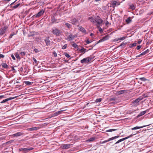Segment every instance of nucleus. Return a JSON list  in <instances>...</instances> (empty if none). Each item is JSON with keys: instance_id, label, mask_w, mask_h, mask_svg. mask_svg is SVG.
Here are the masks:
<instances>
[{"instance_id": "nucleus-15", "label": "nucleus", "mask_w": 153, "mask_h": 153, "mask_svg": "<svg viewBox=\"0 0 153 153\" xmlns=\"http://www.w3.org/2000/svg\"><path fill=\"white\" fill-rule=\"evenodd\" d=\"M79 29L83 33H85L86 30L83 27L81 26H78Z\"/></svg>"}, {"instance_id": "nucleus-11", "label": "nucleus", "mask_w": 153, "mask_h": 153, "mask_svg": "<svg viewBox=\"0 0 153 153\" xmlns=\"http://www.w3.org/2000/svg\"><path fill=\"white\" fill-rule=\"evenodd\" d=\"M44 13V11L43 10H41L36 15V17H39L42 15Z\"/></svg>"}, {"instance_id": "nucleus-32", "label": "nucleus", "mask_w": 153, "mask_h": 153, "mask_svg": "<svg viewBox=\"0 0 153 153\" xmlns=\"http://www.w3.org/2000/svg\"><path fill=\"white\" fill-rule=\"evenodd\" d=\"M97 28L99 29V31L101 32H102L103 31V30L101 28H100V25H97Z\"/></svg>"}, {"instance_id": "nucleus-50", "label": "nucleus", "mask_w": 153, "mask_h": 153, "mask_svg": "<svg viewBox=\"0 0 153 153\" xmlns=\"http://www.w3.org/2000/svg\"><path fill=\"white\" fill-rule=\"evenodd\" d=\"M115 100V98H112L110 99V100L111 101H114V100Z\"/></svg>"}, {"instance_id": "nucleus-12", "label": "nucleus", "mask_w": 153, "mask_h": 153, "mask_svg": "<svg viewBox=\"0 0 153 153\" xmlns=\"http://www.w3.org/2000/svg\"><path fill=\"white\" fill-rule=\"evenodd\" d=\"M111 4L112 5V6L113 7H114L116 6L117 5H119L120 4V3L116 1H114L111 2Z\"/></svg>"}, {"instance_id": "nucleus-28", "label": "nucleus", "mask_w": 153, "mask_h": 153, "mask_svg": "<svg viewBox=\"0 0 153 153\" xmlns=\"http://www.w3.org/2000/svg\"><path fill=\"white\" fill-rule=\"evenodd\" d=\"M64 55L65 56H66L67 58H69V57H70V56L69 54H68L67 53H64Z\"/></svg>"}, {"instance_id": "nucleus-18", "label": "nucleus", "mask_w": 153, "mask_h": 153, "mask_svg": "<svg viewBox=\"0 0 153 153\" xmlns=\"http://www.w3.org/2000/svg\"><path fill=\"white\" fill-rule=\"evenodd\" d=\"M39 129V128L38 127H33L31 128H29L28 129V130L29 131H34V130H36Z\"/></svg>"}, {"instance_id": "nucleus-57", "label": "nucleus", "mask_w": 153, "mask_h": 153, "mask_svg": "<svg viewBox=\"0 0 153 153\" xmlns=\"http://www.w3.org/2000/svg\"><path fill=\"white\" fill-rule=\"evenodd\" d=\"M86 42L87 43H89L91 42H89L88 41H87Z\"/></svg>"}, {"instance_id": "nucleus-10", "label": "nucleus", "mask_w": 153, "mask_h": 153, "mask_svg": "<svg viewBox=\"0 0 153 153\" xmlns=\"http://www.w3.org/2000/svg\"><path fill=\"white\" fill-rule=\"evenodd\" d=\"M7 28V27H5L1 28L0 30V35H3L5 33Z\"/></svg>"}, {"instance_id": "nucleus-4", "label": "nucleus", "mask_w": 153, "mask_h": 153, "mask_svg": "<svg viewBox=\"0 0 153 153\" xmlns=\"http://www.w3.org/2000/svg\"><path fill=\"white\" fill-rule=\"evenodd\" d=\"M52 32L53 34L57 36L59 35L60 33L59 30L56 28L53 29V30Z\"/></svg>"}, {"instance_id": "nucleus-39", "label": "nucleus", "mask_w": 153, "mask_h": 153, "mask_svg": "<svg viewBox=\"0 0 153 153\" xmlns=\"http://www.w3.org/2000/svg\"><path fill=\"white\" fill-rule=\"evenodd\" d=\"M94 140V138H90L88 140H87V141H93Z\"/></svg>"}, {"instance_id": "nucleus-49", "label": "nucleus", "mask_w": 153, "mask_h": 153, "mask_svg": "<svg viewBox=\"0 0 153 153\" xmlns=\"http://www.w3.org/2000/svg\"><path fill=\"white\" fill-rule=\"evenodd\" d=\"M141 47V46L140 45L138 46L137 47V50H139L140 49Z\"/></svg>"}, {"instance_id": "nucleus-54", "label": "nucleus", "mask_w": 153, "mask_h": 153, "mask_svg": "<svg viewBox=\"0 0 153 153\" xmlns=\"http://www.w3.org/2000/svg\"><path fill=\"white\" fill-rule=\"evenodd\" d=\"M33 59L34 61V62H36H36L37 61L34 58H33Z\"/></svg>"}, {"instance_id": "nucleus-46", "label": "nucleus", "mask_w": 153, "mask_h": 153, "mask_svg": "<svg viewBox=\"0 0 153 153\" xmlns=\"http://www.w3.org/2000/svg\"><path fill=\"white\" fill-rule=\"evenodd\" d=\"M11 57L14 60H15L16 59L14 56L13 55H12L11 56Z\"/></svg>"}, {"instance_id": "nucleus-41", "label": "nucleus", "mask_w": 153, "mask_h": 153, "mask_svg": "<svg viewBox=\"0 0 153 153\" xmlns=\"http://www.w3.org/2000/svg\"><path fill=\"white\" fill-rule=\"evenodd\" d=\"M137 43H134L132 44L130 46L131 48L133 47L134 46H136Z\"/></svg>"}, {"instance_id": "nucleus-40", "label": "nucleus", "mask_w": 153, "mask_h": 153, "mask_svg": "<svg viewBox=\"0 0 153 153\" xmlns=\"http://www.w3.org/2000/svg\"><path fill=\"white\" fill-rule=\"evenodd\" d=\"M8 101V100H7V99H5L4 100H3L2 102H1V103H3L6 102L7 101Z\"/></svg>"}, {"instance_id": "nucleus-13", "label": "nucleus", "mask_w": 153, "mask_h": 153, "mask_svg": "<svg viewBox=\"0 0 153 153\" xmlns=\"http://www.w3.org/2000/svg\"><path fill=\"white\" fill-rule=\"evenodd\" d=\"M64 111L65 110H61V111H57V112H56L53 114L52 116L53 117L56 116H57L58 115L61 114L62 111Z\"/></svg>"}, {"instance_id": "nucleus-25", "label": "nucleus", "mask_w": 153, "mask_h": 153, "mask_svg": "<svg viewBox=\"0 0 153 153\" xmlns=\"http://www.w3.org/2000/svg\"><path fill=\"white\" fill-rule=\"evenodd\" d=\"M2 66L3 68H7L8 67V66L6 64L4 63H2Z\"/></svg>"}, {"instance_id": "nucleus-61", "label": "nucleus", "mask_w": 153, "mask_h": 153, "mask_svg": "<svg viewBox=\"0 0 153 153\" xmlns=\"http://www.w3.org/2000/svg\"><path fill=\"white\" fill-rule=\"evenodd\" d=\"M100 0H96V1H100Z\"/></svg>"}, {"instance_id": "nucleus-31", "label": "nucleus", "mask_w": 153, "mask_h": 153, "mask_svg": "<svg viewBox=\"0 0 153 153\" xmlns=\"http://www.w3.org/2000/svg\"><path fill=\"white\" fill-rule=\"evenodd\" d=\"M18 97V96H16L15 97H10L8 98H7V100H8V101L10 100H11L12 99H13L17 97Z\"/></svg>"}, {"instance_id": "nucleus-55", "label": "nucleus", "mask_w": 153, "mask_h": 153, "mask_svg": "<svg viewBox=\"0 0 153 153\" xmlns=\"http://www.w3.org/2000/svg\"><path fill=\"white\" fill-rule=\"evenodd\" d=\"M141 40H140V41H139L138 42V44H140V43L141 42Z\"/></svg>"}, {"instance_id": "nucleus-16", "label": "nucleus", "mask_w": 153, "mask_h": 153, "mask_svg": "<svg viewBox=\"0 0 153 153\" xmlns=\"http://www.w3.org/2000/svg\"><path fill=\"white\" fill-rule=\"evenodd\" d=\"M136 126L135 127L132 128L131 129L132 130L137 129H139L140 128L144 127L146 126Z\"/></svg>"}, {"instance_id": "nucleus-7", "label": "nucleus", "mask_w": 153, "mask_h": 153, "mask_svg": "<svg viewBox=\"0 0 153 153\" xmlns=\"http://www.w3.org/2000/svg\"><path fill=\"white\" fill-rule=\"evenodd\" d=\"M133 135L132 134H131V135H130L129 136H128L127 137H125V138H123V139H121L120 140H118L117 141L116 143V144H117V143H118L123 141L125 140H126V139H128V138H129L130 137H131L132 136H133Z\"/></svg>"}, {"instance_id": "nucleus-48", "label": "nucleus", "mask_w": 153, "mask_h": 153, "mask_svg": "<svg viewBox=\"0 0 153 153\" xmlns=\"http://www.w3.org/2000/svg\"><path fill=\"white\" fill-rule=\"evenodd\" d=\"M34 51L36 53H37L39 52L38 50L37 49H34Z\"/></svg>"}, {"instance_id": "nucleus-33", "label": "nucleus", "mask_w": 153, "mask_h": 153, "mask_svg": "<svg viewBox=\"0 0 153 153\" xmlns=\"http://www.w3.org/2000/svg\"><path fill=\"white\" fill-rule=\"evenodd\" d=\"M116 130V129H110L108 130H107L106 131V132H112V131H115Z\"/></svg>"}, {"instance_id": "nucleus-21", "label": "nucleus", "mask_w": 153, "mask_h": 153, "mask_svg": "<svg viewBox=\"0 0 153 153\" xmlns=\"http://www.w3.org/2000/svg\"><path fill=\"white\" fill-rule=\"evenodd\" d=\"M22 135V133L21 132H18L13 135L14 137H17L21 136Z\"/></svg>"}, {"instance_id": "nucleus-23", "label": "nucleus", "mask_w": 153, "mask_h": 153, "mask_svg": "<svg viewBox=\"0 0 153 153\" xmlns=\"http://www.w3.org/2000/svg\"><path fill=\"white\" fill-rule=\"evenodd\" d=\"M45 41L47 45H49L50 41L48 39H45Z\"/></svg>"}, {"instance_id": "nucleus-6", "label": "nucleus", "mask_w": 153, "mask_h": 153, "mask_svg": "<svg viewBox=\"0 0 153 153\" xmlns=\"http://www.w3.org/2000/svg\"><path fill=\"white\" fill-rule=\"evenodd\" d=\"M119 137V136H116L112 137H111V138H109L108 140H106L104 141L101 142V143L103 144L105 143H106L108 141H110L111 140H113L114 139H115L116 138H117Z\"/></svg>"}, {"instance_id": "nucleus-8", "label": "nucleus", "mask_w": 153, "mask_h": 153, "mask_svg": "<svg viewBox=\"0 0 153 153\" xmlns=\"http://www.w3.org/2000/svg\"><path fill=\"white\" fill-rule=\"evenodd\" d=\"M109 38L108 36H105L104 37H103L102 39L98 41V43L102 42L103 41H104L107 39H108Z\"/></svg>"}, {"instance_id": "nucleus-27", "label": "nucleus", "mask_w": 153, "mask_h": 153, "mask_svg": "<svg viewBox=\"0 0 153 153\" xmlns=\"http://www.w3.org/2000/svg\"><path fill=\"white\" fill-rule=\"evenodd\" d=\"M65 25L68 28H70L71 27V25L69 23H65Z\"/></svg>"}, {"instance_id": "nucleus-37", "label": "nucleus", "mask_w": 153, "mask_h": 153, "mask_svg": "<svg viewBox=\"0 0 153 153\" xmlns=\"http://www.w3.org/2000/svg\"><path fill=\"white\" fill-rule=\"evenodd\" d=\"M130 7L132 10L134 9L135 8L133 4L131 5L130 6Z\"/></svg>"}, {"instance_id": "nucleus-19", "label": "nucleus", "mask_w": 153, "mask_h": 153, "mask_svg": "<svg viewBox=\"0 0 153 153\" xmlns=\"http://www.w3.org/2000/svg\"><path fill=\"white\" fill-rule=\"evenodd\" d=\"M77 22V20L75 19H73L71 20V23L74 25Z\"/></svg>"}, {"instance_id": "nucleus-34", "label": "nucleus", "mask_w": 153, "mask_h": 153, "mask_svg": "<svg viewBox=\"0 0 153 153\" xmlns=\"http://www.w3.org/2000/svg\"><path fill=\"white\" fill-rule=\"evenodd\" d=\"M25 83L27 85H30L31 84L32 82L29 81H25Z\"/></svg>"}, {"instance_id": "nucleus-20", "label": "nucleus", "mask_w": 153, "mask_h": 153, "mask_svg": "<svg viewBox=\"0 0 153 153\" xmlns=\"http://www.w3.org/2000/svg\"><path fill=\"white\" fill-rule=\"evenodd\" d=\"M146 113V111H142L140 113V114L137 116V117H139L142 115H144Z\"/></svg>"}, {"instance_id": "nucleus-5", "label": "nucleus", "mask_w": 153, "mask_h": 153, "mask_svg": "<svg viewBox=\"0 0 153 153\" xmlns=\"http://www.w3.org/2000/svg\"><path fill=\"white\" fill-rule=\"evenodd\" d=\"M143 98L141 97H140L139 98L135 100L133 102L134 104L136 105H137L138 104V102L141 100H142Z\"/></svg>"}, {"instance_id": "nucleus-42", "label": "nucleus", "mask_w": 153, "mask_h": 153, "mask_svg": "<svg viewBox=\"0 0 153 153\" xmlns=\"http://www.w3.org/2000/svg\"><path fill=\"white\" fill-rule=\"evenodd\" d=\"M20 4H17L16 5L13 6V8H16L18 6H19Z\"/></svg>"}, {"instance_id": "nucleus-2", "label": "nucleus", "mask_w": 153, "mask_h": 153, "mask_svg": "<svg viewBox=\"0 0 153 153\" xmlns=\"http://www.w3.org/2000/svg\"><path fill=\"white\" fill-rule=\"evenodd\" d=\"M33 149V148H22L20 149L19 150L20 151H22L24 153H26L29 152Z\"/></svg>"}, {"instance_id": "nucleus-59", "label": "nucleus", "mask_w": 153, "mask_h": 153, "mask_svg": "<svg viewBox=\"0 0 153 153\" xmlns=\"http://www.w3.org/2000/svg\"><path fill=\"white\" fill-rule=\"evenodd\" d=\"M16 1H17V0H15V1L14 2H13V3H12L11 4H13V3H14V2H15Z\"/></svg>"}, {"instance_id": "nucleus-24", "label": "nucleus", "mask_w": 153, "mask_h": 153, "mask_svg": "<svg viewBox=\"0 0 153 153\" xmlns=\"http://www.w3.org/2000/svg\"><path fill=\"white\" fill-rule=\"evenodd\" d=\"M79 51H80L81 52H82L83 53H85L86 51V49L83 48H82L80 49H79Z\"/></svg>"}, {"instance_id": "nucleus-51", "label": "nucleus", "mask_w": 153, "mask_h": 153, "mask_svg": "<svg viewBox=\"0 0 153 153\" xmlns=\"http://www.w3.org/2000/svg\"><path fill=\"white\" fill-rule=\"evenodd\" d=\"M14 35V33L11 34H10V36L9 38H11L12 37V36H13Z\"/></svg>"}, {"instance_id": "nucleus-58", "label": "nucleus", "mask_w": 153, "mask_h": 153, "mask_svg": "<svg viewBox=\"0 0 153 153\" xmlns=\"http://www.w3.org/2000/svg\"><path fill=\"white\" fill-rule=\"evenodd\" d=\"M93 35V33H91L90 34V36H92Z\"/></svg>"}, {"instance_id": "nucleus-35", "label": "nucleus", "mask_w": 153, "mask_h": 153, "mask_svg": "<svg viewBox=\"0 0 153 153\" xmlns=\"http://www.w3.org/2000/svg\"><path fill=\"white\" fill-rule=\"evenodd\" d=\"M123 91L121 90L120 91L117 92V94H118L120 95L123 94Z\"/></svg>"}, {"instance_id": "nucleus-14", "label": "nucleus", "mask_w": 153, "mask_h": 153, "mask_svg": "<svg viewBox=\"0 0 153 153\" xmlns=\"http://www.w3.org/2000/svg\"><path fill=\"white\" fill-rule=\"evenodd\" d=\"M126 37V36H123L122 37L119 38L118 39H114V41L116 42L119 40H123L125 39Z\"/></svg>"}, {"instance_id": "nucleus-9", "label": "nucleus", "mask_w": 153, "mask_h": 153, "mask_svg": "<svg viewBox=\"0 0 153 153\" xmlns=\"http://www.w3.org/2000/svg\"><path fill=\"white\" fill-rule=\"evenodd\" d=\"M70 145L69 144H63L61 146V147L63 149H68L70 147Z\"/></svg>"}, {"instance_id": "nucleus-44", "label": "nucleus", "mask_w": 153, "mask_h": 153, "mask_svg": "<svg viewBox=\"0 0 153 153\" xmlns=\"http://www.w3.org/2000/svg\"><path fill=\"white\" fill-rule=\"evenodd\" d=\"M20 54L22 56H25V52H21Z\"/></svg>"}, {"instance_id": "nucleus-47", "label": "nucleus", "mask_w": 153, "mask_h": 153, "mask_svg": "<svg viewBox=\"0 0 153 153\" xmlns=\"http://www.w3.org/2000/svg\"><path fill=\"white\" fill-rule=\"evenodd\" d=\"M66 47H67V45H64V46H63L62 47V48L63 49H65L66 48Z\"/></svg>"}, {"instance_id": "nucleus-56", "label": "nucleus", "mask_w": 153, "mask_h": 153, "mask_svg": "<svg viewBox=\"0 0 153 153\" xmlns=\"http://www.w3.org/2000/svg\"><path fill=\"white\" fill-rule=\"evenodd\" d=\"M15 70V69H14V68L13 67H12V71H13V70Z\"/></svg>"}, {"instance_id": "nucleus-53", "label": "nucleus", "mask_w": 153, "mask_h": 153, "mask_svg": "<svg viewBox=\"0 0 153 153\" xmlns=\"http://www.w3.org/2000/svg\"><path fill=\"white\" fill-rule=\"evenodd\" d=\"M4 97V95L0 96V99L2 98H3Z\"/></svg>"}, {"instance_id": "nucleus-36", "label": "nucleus", "mask_w": 153, "mask_h": 153, "mask_svg": "<svg viewBox=\"0 0 153 153\" xmlns=\"http://www.w3.org/2000/svg\"><path fill=\"white\" fill-rule=\"evenodd\" d=\"M102 100L101 98L97 99L96 100L95 102H99L101 101Z\"/></svg>"}, {"instance_id": "nucleus-29", "label": "nucleus", "mask_w": 153, "mask_h": 153, "mask_svg": "<svg viewBox=\"0 0 153 153\" xmlns=\"http://www.w3.org/2000/svg\"><path fill=\"white\" fill-rule=\"evenodd\" d=\"M126 22L127 23H129L131 22V20L130 19V18H129L127 19H126Z\"/></svg>"}, {"instance_id": "nucleus-1", "label": "nucleus", "mask_w": 153, "mask_h": 153, "mask_svg": "<svg viewBox=\"0 0 153 153\" xmlns=\"http://www.w3.org/2000/svg\"><path fill=\"white\" fill-rule=\"evenodd\" d=\"M91 60V59L90 57H87L86 58H84L83 59L81 60L80 62L82 63H87Z\"/></svg>"}, {"instance_id": "nucleus-43", "label": "nucleus", "mask_w": 153, "mask_h": 153, "mask_svg": "<svg viewBox=\"0 0 153 153\" xmlns=\"http://www.w3.org/2000/svg\"><path fill=\"white\" fill-rule=\"evenodd\" d=\"M140 79L143 81H145L146 80V79L144 77L141 78Z\"/></svg>"}, {"instance_id": "nucleus-3", "label": "nucleus", "mask_w": 153, "mask_h": 153, "mask_svg": "<svg viewBox=\"0 0 153 153\" xmlns=\"http://www.w3.org/2000/svg\"><path fill=\"white\" fill-rule=\"evenodd\" d=\"M95 21L97 22V25H100L103 22V20L100 19L99 16H97L95 19Z\"/></svg>"}, {"instance_id": "nucleus-45", "label": "nucleus", "mask_w": 153, "mask_h": 153, "mask_svg": "<svg viewBox=\"0 0 153 153\" xmlns=\"http://www.w3.org/2000/svg\"><path fill=\"white\" fill-rule=\"evenodd\" d=\"M4 55L2 54H0V58H4Z\"/></svg>"}, {"instance_id": "nucleus-38", "label": "nucleus", "mask_w": 153, "mask_h": 153, "mask_svg": "<svg viewBox=\"0 0 153 153\" xmlns=\"http://www.w3.org/2000/svg\"><path fill=\"white\" fill-rule=\"evenodd\" d=\"M72 45V46L75 48H76L77 46V45L74 43H73Z\"/></svg>"}, {"instance_id": "nucleus-30", "label": "nucleus", "mask_w": 153, "mask_h": 153, "mask_svg": "<svg viewBox=\"0 0 153 153\" xmlns=\"http://www.w3.org/2000/svg\"><path fill=\"white\" fill-rule=\"evenodd\" d=\"M16 58L18 59H20V57L18 53H16L15 54Z\"/></svg>"}, {"instance_id": "nucleus-60", "label": "nucleus", "mask_w": 153, "mask_h": 153, "mask_svg": "<svg viewBox=\"0 0 153 153\" xmlns=\"http://www.w3.org/2000/svg\"><path fill=\"white\" fill-rule=\"evenodd\" d=\"M108 22H107V23H106V25H107V24H108Z\"/></svg>"}, {"instance_id": "nucleus-52", "label": "nucleus", "mask_w": 153, "mask_h": 153, "mask_svg": "<svg viewBox=\"0 0 153 153\" xmlns=\"http://www.w3.org/2000/svg\"><path fill=\"white\" fill-rule=\"evenodd\" d=\"M53 54L54 56L56 57L57 56V54L55 52H54Z\"/></svg>"}, {"instance_id": "nucleus-22", "label": "nucleus", "mask_w": 153, "mask_h": 153, "mask_svg": "<svg viewBox=\"0 0 153 153\" xmlns=\"http://www.w3.org/2000/svg\"><path fill=\"white\" fill-rule=\"evenodd\" d=\"M74 38V36L71 34H70L68 38L69 40H72Z\"/></svg>"}, {"instance_id": "nucleus-26", "label": "nucleus", "mask_w": 153, "mask_h": 153, "mask_svg": "<svg viewBox=\"0 0 153 153\" xmlns=\"http://www.w3.org/2000/svg\"><path fill=\"white\" fill-rule=\"evenodd\" d=\"M88 19H90V21L94 23L95 22H96L95 19H94L92 17L89 18Z\"/></svg>"}, {"instance_id": "nucleus-17", "label": "nucleus", "mask_w": 153, "mask_h": 153, "mask_svg": "<svg viewBox=\"0 0 153 153\" xmlns=\"http://www.w3.org/2000/svg\"><path fill=\"white\" fill-rule=\"evenodd\" d=\"M149 52V50L148 49L146 51H145L141 53L140 54L139 56H142L143 55H145V54L148 53Z\"/></svg>"}]
</instances>
